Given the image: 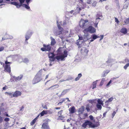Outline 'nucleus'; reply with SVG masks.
Wrapping results in <instances>:
<instances>
[{"mask_svg": "<svg viewBox=\"0 0 129 129\" xmlns=\"http://www.w3.org/2000/svg\"><path fill=\"white\" fill-rule=\"evenodd\" d=\"M47 114V111L43 110L40 113L41 116H43L45 114Z\"/></svg>", "mask_w": 129, "mask_h": 129, "instance_id": "b1692460", "label": "nucleus"}, {"mask_svg": "<svg viewBox=\"0 0 129 129\" xmlns=\"http://www.w3.org/2000/svg\"><path fill=\"white\" fill-rule=\"evenodd\" d=\"M97 80H96V81H95L93 82V83L92 85L93 86L92 89H93L94 88H95L96 87V81Z\"/></svg>", "mask_w": 129, "mask_h": 129, "instance_id": "a878e982", "label": "nucleus"}, {"mask_svg": "<svg viewBox=\"0 0 129 129\" xmlns=\"http://www.w3.org/2000/svg\"><path fill=\"white\" fill-rule=\"evenodd\" d=\"M66 99H62V102H64L66 100Z\"/></svg>", "mask_w": 129, "mask_h": 129, "instance_id": "69168bd1", "label": "nucleus"}, {"mask_svg": "<svg viewBox=\"0 0 129 129\" xmlns=\"http://www.w3.org/2000/svg\"><path fill=\"white\" fill-rule=\"evenodd\" d=\"M7 38H2V40H1V42H2L4 40H7Z\"/></svg>", "mask_w": 129, "mask_h": 129, "instance_id": "bf43d9fd", "label": "nucleus"}, {"mask_svg": "<svg viewBox=\"0 0 129 129\" xmlns=\"http://www.w3.org/2000/svg\"><path fill=\"white\" fill-rule=\"evenodd\" d=\"M5 63L6 64L5 66L4 67L5 71L10 73L11 72V68L10 65L8 64L9 63H11V62H8L7 60L5 61Z\"/></svg>", "mask_w": 129, "mask_h": 129, "instance_id": "0eeeda50", "label": "nucleus"}, {"mask_svg": "<svg viewBox=\"0 0 129 129\" xmlns=\"http://www.w3.org/2000/svg\"><path fill=\"white\" fill-rule=\"evenodd\" d=\"M92 39H93L94 40L96 39L97 38L100 37L99 36H98L95 34L92 35Z\"/></svg>", "mask_w": 129, "mask_h": 129, "instance_id": "bb28decb", "label": "nucleus"}, {"mask_svg": "<svg viewBox=\"0 0 129 129\" xmlns=\"http://www.w3.org/2000/svg\"><path fill=\"white\" fill-rule=\"evenodd\" d=\"M120 32L124 34H125L127 33V30L125 28H123L121 30Z\"/></svg>", "mask_w": 129, "mask_h": 129, "instance_id": "aec40b11", "label": "nucleus"}, {"mask_svg": "<svg viewBox=\"0 0 129 129\" xmlns=\"http://www.w3.org/2000/svg\"><path fill=\"white\" fill-rule=\"evenodd\" d=\"M116 112L115 111H114L113 112L112 114V118H113V117L116 114Z\"/></svg>", "mask_w": 129, "mask_h": 129, "instance_id": "09e8293b", "label": "nucleus"}, {"mask_svg": "<svg viewBox=\"0 0 129 129\" xmlns=\"http://www.w3.org/2000/svg\"><path fill=\"white\" fill-rule=\"evenodd\" d=\"M50 39L51 41V45L52 46L54 45L56 43L55 40L52 37H50Z\"/></svg>", "mask_w": 129, "mask_h": 129, "instance_id": "dca6fc26", "label": "nucleus"}, {"mask_svg": "<svg viewBox=\"0 0 129 129\" xmlns=\"http://www.w3.org/2000/svg\"><path fill=\"white\" fill-rule=\"evenodd\" d=\"M47 113H49L51 114L52 113V112L49 110H48L47 111Z\"/></svg>", "mask_w": 129, "mask_h": 129, "instance_id": "0e129e2a", "label": "nucleus"}, {"mask_svg": "<svg viewBox=\"0 0 129 129\" xmlns=\"http://www.w3.org/2000/svg\"><path fill=\"white\" fill-rule=\"evenodd\" d=\"M89 117L91 120H93V116L90 115L89 116Z\"/></svg>", "mask_w": 129, "mask_h": 129, "instance_id": "8fccbe9b", "label": "nucleus"}, {"mask_svg": "<svg viewBox=\"0 0 129 129\" xmlns=\"http://www.w3.org/2000/svg\"><path fill=\"white\" fill-rule=\"evenodd\" d=\"M29 60L28 58H26L23 60V61L25 63H27L29 62Z\"/></svg>", "mask_w": 129, "mask_h": 129, "instance_id": "72a5a7b5", "label": "nucleus"}, {"mask_svg": "<svg viewBox=\"0 0 129 129\" xmlns=\"http://www.w3.org/2000/svg\"><path fill=\"white\" fill-rule=\"evenodd\" d=\"M70 113H73L75 112V109L74 107H72L69 109Z\"/></svg>", "mask_w": 129, "mask_h": 129, "instance_id": "a211bd4d", "label": "nucleus"}, {"mask_svg": "<svg viewBox=\"0 0 129 129\" xmlns=\"http://www.w3.org/2000/svg\"><path fill=\"white\" fill-rule=\"evenodd\" d=\"M87 125H88L90 127L93 128L97 126L96 125L93 124L91 122L88 120L86 121L83 123L82 125V126L84 127V128H85L86 126Z\"/></svg>", "mask_w": 129, "mask_h": 129, "instance_id": "39448f33", "label": "nucleus"}, {"mask_svg": "<svg viewBox=\"0 0 129 129\" xmlns=\"http://www.w3.org/2000/svg\"><path fill=\"white\" fill-rule=\"evenodd\" d=\"M109 6L107 5L105 7V9L107 10H108L109 9Z\"/></svg>", "mask_w": 129, "mask_h": 129, "instance_id": "603ef678", "label": "nucleus"}, {"mask_svg": "<svg viewBox=\"0 0 129 129\" xmlns=\"http://www.w3.org/2000/svg\"><path fill=\"white\" fill-rule=\"evenodd\" d=\"M73 30H70V34L69 36H68V37H71L74 34L73 33Z\"/></svg>", "mask_w": 129, "mask_h": 129, "instance_id": "7c9ffc66", "label": "nucleus"}, {"mask_svg": "<svg viewBox=\"0 0 129 129\" xmlns=\"http://www.w3.org/2000/svg\"><path fill=\"white\" fill-rule=\"evenodd\" d=\"M41 128L44 129H50L48 124L46 123H43Z\"/></svg>", "mask_w": 129, "mask_h": 129, "instance_id": "ddd939ff", "label": "nucleus"}, {"mask_svg": "<svg viewBox=\"0 0 129 129\" xmlns=\"http://www.w3.org/2000/svg\"><path fill=\"white\" fill-rule=\"evenodd\" d=\"M9 124L10 123L9 122H6L4 124V129H6L12 126H10Z\"/></svg>", "mask_w": 129, "mask_h": 129, "instance_id": "f3484780", "label": "nucleus"}, {"mask_svg": "<svg viewBox=\"0 0 129 129\" xmlns=\"http://www.w3.org/2000/svg\"><path fill=\"white\" fill-rule=\"evenodd\" d=\"M81 5V4L80 3L78 4L76 9L75 10V11L76 13H79L80 10L83 9Z\"/></svg>", "mask_w": 129, "mask_h": 129, "instance_id": "9d476101", "label": "nucleus"}, {"mask_svg": "<svg viewBox=\"0 0 129 129\" xmlns=\"http://www.w3.org/2000/svg\"><path fill=\"white\" fill-rule=\"evenodd\" d=\"M6 93L8 94V95H9V96H10L11 97V98H12L13 96V94H12V93H11L10 92H6Z\"/></svg>", "mask_w": 129, "mask_h": 129, "instance_id": "4c0bfd02", "label": "nucleus"}, {"mask_svg": "<svg viewBox=\"0 0 129 129\" xmlns=\"http://www.w3.org/2000/svg\"><path fill=\"white\" fill-rule=\"evenodd\" d=\"M84 33V35L83 36L81 35H78L79 37V40H82V42H84L86 41L87 40H89L90 38H88V36H89L88 33V32H83Z\"/></svg>", "mask_w": 129, "mask_h": 129, "instance_id": "20e7f679", "label": "nucleus"}, {"mask_svg": "<svg viewBox=\"0 0 129 129\" xmlns=\"http://www.w3.org/2000/svg\"><path fill=\"white\" fill-rule=\"evenodd\" d=\"M85 109L87 110L88 112L89 111L90 109L89 108V106L88 104H87L86 106Z\"/></svg>", "mask_w": 129, "mask_h": 129, "instance_id": "473e14b6", "label": "nucleus"}, {"mask_svg": "<svg viewBox=\"0 0 129 129\" xmlns=\"http://www.w3.org/2000/svg\"><path fill=\"white\" fill-rule=\"evenodd\" d=\"M43 46L44 47L42 48H41V50L42 51H49L51 50V47L50 45L44 44Z\"/></svg>", "mask_w": 129, "mask_h": 129, "instance_id": "6e6552de", "label": "nucleus"}, {"mask_svg": "<svg viewBox=\"0 0 129 129\" xmlns=\"http://www.w3.org/2000/svg\"><path fill=\"white\" fill-rule=\"evenodd\" d=\"M23 6L24 7H25V8L27 9H28L30 8L26 4L23 5Z\"/></svg>", "mask_w": 129, "mask_h": 129, "instance_id": "ea45409f", "label": "nucleus"}, {"mask_svg": "<svg viewBox=\"0 0 129 129\" xmlns=\"http://www.w3.org/2000/svg\"><path fill=\"white\" fill-rule=\"evenodd\" d=\"M107 112L106 111L103 114V116H104V117L106 115V114Z\"/></svg>", "mask_w": 129, "mask_h": 129, "instance_id": "338daca9", "label": "nucleus"}, {"mask_svg": "<svg viewBox=\"0 0 129 129\" xmlns=\"http://www.w3.org/2000/svg\"><path fill=\"white\" fill-rule=\"evenodd\" d=\"M109 72V71H107L105 72L102 75V77H104L106 76V75Z\"/></svg>", "mask_w": 129, "mask_h": 129, "instance_id": "c9c22d12", "label": "nucleus"}, {"mask_svg": "<svg viewBox=\"0 0 129 129\" xmlns=\"http://www.w3.org/2000/svg\"><path fill=\"white\" fill-rule=\"evenodd\" d=\"M4 48L3 47L0 48V51H2L4 50Z\"/></svg>", "mask_w": 129, "mask_h": 129, "instance_id": "680f3d73", "label": "nucleus"}, {"mask_svg": "<svg viewBox=\"0 0 129 129\" xmlns=\"http://www.w3.org/2000/svg\"><path fill=\"white\" fill-rule=\"evenodd\" d=\"M99 21H98L97 23H94V26L95 27H97L98 24L99 22Z\"/></svg>", "mask_w": 129, "mask_h": 129, "instance_id": "4d7b16f0", "label": "nucleus"}, {"mask_svg": "<svg viewBox=\"0 0 129 129\" xmlns=\"http://www.w3.org/2000/svg\"><path fill=\"white\" fill-rule=\"evenodd\" d=\"M20 2V4L19 3L16 2H12L11 4L16 6V7L17 8H20L22 5V4L24 2L25 0H19Z\"/></svg>", "mask_w": 129, "mask_h": 129, "instance_id": "423d86ee", "label": "nucleus"}, {"mask_svg": "<svg viewBox=\"0 0 129 129\" xmlns=\"http://www.w3.org/2000/svg\"><path fill=\"white\" fill-rule=\"evenodd\" d=\"M129 66V63L126 64L124 66V68L125 69H126L127 67Z\"/></svg>", "mask_w": 129, "mask_h": 129, "instance_id": "58836bf2", "label": "nucleus"}, {"mask_svg": "<svg viewBox=\"0 0 129 129\" xmlns=\"http://www.w3.org/2000/svg\"><path fill=\"white\" fill-rule=\"evenodd\" d=\"M101 38L100 39V41H101L103 38L104 36L101 35Z\"/></svg>", "mask_w": 129, "mask_h": 129, "instance_id": "052dcab7", "label": "nucleus"}, {"mask_svg": "<svg viewBox=\"0 0 129 129\" xmlns=\"http://www.w3.org/2000/svg\"><path fill=\"white\" fill-rule=\"evenodd\" d=\"M8 36L9 37L8 38H7V39H12L13 38V37L11 35H8Z\"/></svg>", "mask_w": 129, "mask_h": 129, "instance_id": "37998d69", "label": "nucleus"}, {"mask_svg": "<svg viewBox=\"0 0 129 129\" xmlns=\"http://www.w3.org/2000/svg\"><path fill=\"white\" fill-rule=\"evenodd\" d=\"M91 3L92 6L94 7L96 6L97 3L96 1H93L91 2Z\"/></svg>", "mask_w": 129, "mask_h": 129, "instance_id": "393cba45", "label": "nucleus"}, {"mask_svg": "<svg viewBox=\"0 0 129 129\" xmlns=\"http://www.w3.org/2000/svg\"><path fill=\"white\" fill-rule=\"evenodd\" d=\"M94 100H93L91 101H89V102L90 103H93L94 102Z\"/></svg>", "mask_w": 129, "mask_h": 129, "instance_id": "774afa93", "label": "nucleus"}, {"mask_svg": "<svg viewBox=\"0 0 129 129\" xmlns=\"http://www.w3.org/2000/svg\"><path fill=\"white\" fill-rule=\"evenodd\" d=\"M105 80L104 78H103L102 79V80H101V84H103L104 82L105 81Z\"/></svg>", "mask_w": 129, "mask_h": 129, "instance_id": "c03bdc74", "label": "nucleus"}, {"mask_svg": "<svg viewBox=\"0 0 129 129\" xmlns=\"http://www.w3.org/2000/svg\"><path fill=\"white\" fill-rule=\"evenodd\" d=\"M115 22H116L117 23H118L119 22V21L118 19L116 17H115Z\"/></svg>", "mask_w": 129, "mask_h": 129, "instance_id": "3c124183", "label": "nucleus"}, {"mask_svg": "<svg viewBox=\"0 0 129 129\" xmlns=\"http://www.w3.org/2000/svg\"><path fill=\"white\" fill-rule=\"evenodd\" d=\"M32 34L31 32L30 31H28L26 34V35L25 36V42L26 44H28V42L26 41L28 40Z\"/></svg>", "mask_w": 129, "mask_h": 129, "instance_id": "9b49d317", "label": "nucleus"}, {"mask_svg": "<svg viewBox=\"0 0 129 129\" xmlns=\"http://www.w3.org/2000/svg\"><path fill=\"white\" fill-rule=\"evenodd\" d=\"M37 120V118H35L33 120L32 122L30 123V124L31 125H33L35 123L36 120Z\"/></svg>", "mask_w": 129, "mask_h": 129, "instance_id": "cd10ccee", "label": "nucleus"}, {"mask_svg": "<svg viewBox=\"0 0 129 129\" xmlns=\"http://www.w3.org/2000/svg\"><path fill=\"white\" fill-rule=\"evenodd\" d=\"M42 72V70H40L38 72L33 80L34 84L38 83L42 79L41 74Z\"/></svg>", "mask_w": 129, "mask_h": 129, "instance_id": "7ed1b4c3", "label": "nucleus"}, {"mask_svg": "<svg viewBox=\"0 0 129 129\" xmlns=\"http://www.w3.org/2000/svg\"><path fill=\"white\" fill-rule=\"evenodd\" d=\"M57 23H58L59 24H60V25H62V26H64L66 24V22L65 21H64L62 24V22H59V23H58V22L57 21Z\"/></svg>", "mask_w": 129, "mask_h": 129, "instance_id": "c756f323", "label": "nucleus"}, {"mask_svg": "<svg viewBox=\"0 0 129 129\" xmlns=\"http://www.w3.org/2000/svg\"><path fill=\"white\" fill-rule=\"evenodd\" d=\"M23 76L22 75H20L19 76H18L17 77H16L15 78L18 80H21L23 77Z\"/></svg>", "mask_w": 129, "mask_h": 129, "instance_id": "c85d7f7f", "label": "nucleus"}, {"mask_svg": "<svg viewBox=\"0 0 129 129\" xmlns=\"http://www.w3.org/2000/svg\"><path fill=\"white\" fill-rule=\"evenodd\" d=\"M70 90V89H66L65 90H64L62 91L61 94L59 96V97H61L62 96V95H63L65 94L67 92H68L69 90Z\"/></svg>", "mask_w": 129, "mask_h": 129, "instance_id": "4468645a", "label": "nucleus"}, {"mask_svg": "<svg viewBox=\"0 0 129 129\" xmlns=\"http://www.w3.org/2000/svg\"><path fill=\"white\" fill-rule=\"evenodd\" d=\"M124 22L126 24L129 23V18H127L124 21Z\"/></svg>", "mask_w": 129, "mask_h": 129, "instance_id": "f704fd0d", "label": "nucleus"}, {"mask_svg": "<svg viewBox=\"0 0 129 129\" xmlns=\"http://www.w3.org/2000/svg\"><path fill=\"white\" fill-rule=\"evenodd\" d=\"M125 61L126 62H128L129 63V59L127 58H126L125 59Z\"/></svg>", "mask_w": 129, "mask_h": 129, "instance_id": "49530a36", "label": "nucleus"}, {"mask_svg": "<svg viewBox=\"0 0 129 129\" xmlns=\"http://www.w3.org/2000/svg\"><path fill=\"white\" fill-rule=\"evenodd\" d=\"M110 104L109 103L107 102V101L105 102V105L104 107L110 109L111 108L110 107H109V105Z\"/></svg>", "mask_w": 129, "mask_h": 129, "instance_id": "412c9836", "label": "nucleus"}, {"mask_svg": "<svg viewBox=\"0 0 129 129\" xmlns=\"http://www.w3.org/2000/svg\"><path fill=\"white\" fill-rule=\"evenodd\" d=\"M113 60L111 58L108 59L107 61H106V62L107 63H110L112 62Z\"/></svg>", "mask_w": 129, "mask_h": 129, "instance_id": "e433bc0d", "label": "nucleus"}, {"mask_svg": "<svg viewBox=\"0 0 129 129\" xmlns=\"http://www.w3.org/2000/svg\"><path fill=\"white\" fill-rule=\"evenodd\" d=\"M113 99L112 97H111L109 98V100H108L107 101V102L109 103L110 102H112L113 100Z\"/></svg>", "mask_w": 129, "mask_h": 129, "instance_id": "a19ab883", "label": "nucleus"}, {"mask_svg": "<svg viewBox=\"0 0 129 129\" xmlns=\"http://www.w3.org/2000/svg\"><path fill=\"white\" fill-rule=\"evenodd\" d=\"M128 7V6L127 5H124V8L125 9H126Z\"/></svg>", "mask_w": 129, "mask_h": 129, "instance_id": "13d9d810", "label": "nucleus"}, {"mask_svg": "<svg viewBox=\"0 0 129 129\" xmlns=\"http://www.w3.org/2000/svg\"><path fill=\"white\" fill-rule=\"evenodd\" d=\"M101 105H100L99 104H96V106L97 108L99 110H101L102 109V107Z\"/></svg>", "mask_w": 129, "mask_h": 129, "instance_id": "2f4dec72", "label": "nucleus"}, {"mask_svg": "<svg viewBox=\"0 0 129 129\" xmlns=\"http://www.w3.org/2000/svg\"><path fill=\"white\" fill-rule=\"evenodd\" d=\"M57 25L59 31L54 32V34L56 36L59 35L61 34L63 30V28L60 26V25L58 23H57Z\"/></svg>", "mask_w": 129, "mask_h": 129, "instance_id": "1a4fd4ad", "label": "nucleus"}, {"mask_svg": "<svg viewBox=\"0 0 129 129\" xmlns=\"http://www.w3.org/2000/svg\"><path fill=\"white\" fill-rule=\"evenodd\" d=\"M62 111H63L62 110H61L59 111L58 112V114L59 115H61L62 113Z\"/></svg>", "mask_w": 129, "mask_h": 129, "instance_id": "864d4df0", "label": "nucleus"}, {"mask_svg": "<svg viewBox=\"0 0 129 129\" xmlns=\"http://www.w3.org/2000/svg\"><path fill=\"white\" fill-rule=\"evenodd\" d=\"M10 120V119L9 118H6L4 119V121L6 122H8Z\"/></svg>", "mask_w": 129, "mask_h": 129, "instance_id": "79ce46f5", "label": "nucleus"}, {"mask_svg": "<svg viewBox=\"0 0 129 129\" xmlns=\"http://www.w3.org/2000/svg\"><path fill=\"white\" fill-rule=\"evenodd\" d=\"M3 121V117L0 116V123L2 122Z\"/></svg>", "mask_w": 129, "mask_h": 129, "instance_id": "6e6d98bb", "label": "nucleus"}, {"mask_svg": "<svg viewBox=\"0 0 129 129\" xmlns=\"http://www.w3.org/2000/svg\"><path fill=\"white\" fill-rule=\"evenodd\" d=\"M59 85L57 84L54 85L53 86H52L51 87L48 88H47V90H49L50 89H51V90L54 89L58 88L59 87Z\"/></svg>", "mask_w": 129, "mask_h": 129, "instance_id": "2eb2a0df", "label": "nucleus"}, {"mask_svg": "<svg viewBox=\"0 0 129 129\" xmlns=\"http://www.w3.org/2000/svg\"><path fill=\"white\" fill-rule=\"evenodd\" d=\"M84 52L86 53L87 54L88 52V50L87 49H86L84 48Z\"/></svg>", "mask_w": 129, "mask_h": 129, "instance_id": "de8ad7c7", "label": "nucleus"}, {"mask_svg": "<svg viewBox=\"0 0 129 129\" xmlns=\"http://www.w3.org/2000/svg\"><path fill=\"white\" fill-rule=\"evenodd\" d=\"M80 42L79 41L78 42H77V44L78 45H79V47H80Z\"/></svg>", "mask_w": 129, "mask_h": 129, "instance_id": "e2e57ef3", "label": "nucleus"}, {"mask_svg": "<svg viewBox=\"0 0 129 129\" xmlns=\"http://www.w3.org/2000/svg\"><path fill=\"white\" fill-rule=\"evenodd\" d=\"M98 104H99L100 105H102L103 106V101L99 99L97 100Z\"/></svg>", "mask_w": 129, "mask_h": 129, "instance_id": "4be33fe9", "label": "nucleus"}, {"mask_svg": "<svg viewBox=\"0 0 129 129\" xmlns=\"http://www.w3.org/2000/svg\"><path fill=\"white\" fill-rule=\"evenodd\" d=\"M63 48L60 47L57 50V53L59 54V55L55 57V58L57 60H62L65 57H67V51L66 50H64L63 52L62 50ZM50 61H54L55 59L54 57V55L53 53H50L48 55Z\"/></svg>", "mask_w": 129, "mask_h": 129, "instance_id": "f03ea898", "label": "nucleus"}, {"mask_svg": "<svg viewBox=\"0 0 129 129\" xmlns=\"http://www.w3.org/2000/svg\"><path fill=\"white\" fill-rule=\"evenodd\" d=\"M91 0H88L87 1L86 3L88 4H90L91 3Z\"/></svg>", "mask_w": 129, "mask_h": 129, "instance_id": "a18cd8bd", "label": "nucleus"}, {"mask_svg": "<svg viewBox=\"0 0 129 129\" xmlns=\"http://www.w3.org/2000/svg\"><path fill=\"white\" fill-rule=\"evenodd\" d=\"M82 76V75L80 73L78 75V77L75 79V80L76 81L78 80Z\"/></svg>", "mask_w": 129, "mask_h": 129, "instance_id": "5701e85b", "label": "nucleus"}, {"mask_svg": "<svg viewBox=\"0 0 129 129\" xmlns=\"http://www.w3.org/2000/svg\"><path fill=\"white\" fill-rule=\"evenodd\" d=\"M85 109V108L84 106H82L79 109L78 111L80 113L82 114L83 112Z\"/></svg>", "mask_w": 129, "mask_h": 129, "instance_id": "6ab92c4d", "label": "nucleus"}, {"mask_svg": "<svg viewBox=\"0 0 129 129\" xmlns=\"http://www.w3.org/2000/svg\"><path fill=\"white\" fill-rule=\"evenodd\" d=\"M101 19V18L99 17H98V18H96V19L95 23H97L98 21H99L98 19Z\"/></svg>", "mask_w": 129, "mask_h": 129, "instance_id": "5fc2aeb1", "label": "nucleus"}, {"mask_svg": "<svg viewBox=\"0 0 129 129\" xmlns=\"http://www.w3.org/2000/svg\"><path fill=\"white\" fill-rule=\"evenodd\" d=\"M21 94V92L19 91H15L13 94V96L17 97L20 96Z\"/></svg>", "mask_w": 129, "mask_h": 129, "instance_id": "f8f14e48", "label": "nucleus"}, {"mask_svg": "<svg viewBox=\"0 0 129 129\" xmlns=\"http://www.w3.org/2000/svg\"><path fill=\"white\" fill-rule=\"evenodd\" d=\"M94 23L92 21L81 19L79 25L80 27L85 28L83 30V32L88 33L89 32L90 33L92 34L96 32L95 29L91 26Z\"/></svg>", "mask_w": 129, "mask_h": 129, "instance_id": "f257e3e1", "label": "nucleus"}]
</instances>
